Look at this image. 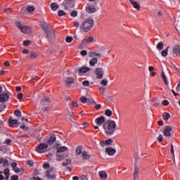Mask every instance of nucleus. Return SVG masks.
Here are the masks:
<instances>
[{
    "label": "nucleus",
    "mask_w": 180,
    "mask_h": 180,
    "mask_svg": "<svg viewBox=\"0 0 180 180\" xmlns=\"http://www.w3.org/2000/svg\"><path fill=\"white\" fill-rule=\"evenodd\" d=\"M103 128L106 136H113L116 131V122L112 120H107L103 123Z\"/></svg>",
    "instance_id": "nucleus-1"
},
{
    "label": "nucleus",
    "mask_w": 180,
    "mask_h": 180,
    "mask_svg": "<svg viewBox=\"0 0 180 180\" xmlns=\"http://www.w3.org/2000/svg\"><path fill=\"white\" fill-rule=\"evenodd\" d=\"M94 25H95L94 18H87L81 24L80 29H82L84 33H88V32L94 27Z\"/></svg>",
    "instance_id": "nucleus-2"
},
{
    "label": "nucleus",
    "mask_w": 180,
    "mask_h": 180,
    "mask_svg": "<svg viewBox=\"0 0 180 180\" xmlns=\"http://www.w3.org/2000/svg\"><path fill=\"white\" fill-rule=\"evenodd\" d=\"M63 5L65 9L68 11L71 9V8H74V6H75V0H64Z\"/></svg>",
    "instance_id": "nucleus-3"
},
{
    "label": "nucleus",
    "mask_w": 180,
    "mask_h": 180,
    "mask_svg": "<svg viewBox=\"0 0 180 180\" xmlns=\"http://www.w3.org/2000/svg\"><path fill=\"white\" fill-rule=\"evenodd\" d=\"M95 75H96L97 79H102L103 78V69L102 68H96L94 72Z\"/></svg>",
    "instance_id": "nucleus-4"
},
{
    "label": "nucleus",
    "mask_w": 180,
    "mask_h": 180,
    "mask_svg": "<svg viewBox=\"0 0 180 180\" xmlns=\"http://www.w3.org/2000/svg\"><path fill=\"white\" fill-rule=\"evenodd\" d=\"M11 92L8 91L7 93H2L0 94V102H8L9 98H11Z\"/></svg>",
    "instance_id": "nucleus-5"
},
{
    "label": "nucleus",
    "mask_w": 180,
    "mask_h": 180,
    "mask_svg": "<svg viewBox=\"0 0 180 180\" xmlns=\"http://www.w3.org/2000/svg\"><path fill=\"white\" fill-rule=\"evenodd\" d=\"M57 140L56 135L54 134H50L49 138L46 141V146H53Z\"/></svg>",
    "instance_id": "nucleus-6"
},
{
    "label": "nucleus",
    "mask_w": 180,
    "mask_h": 180,
    "mask_svg": "<svg viewBox=\"0 0 180 180\" xmlns=\"http://www.w3.org/2000/svg\"><path fill=\"white\" fill-rule=\"evenodd\" d=\"M49 147V145H46V143H41L37 148L36 151L37 153H43V150H46Z\"/></svg>",
    "instance_id": "nucleus-7"
},
{
    "label": "nucleus",
    "mask_w": 180,
    "mask_h": 180,
    "mask_svg": "<svg viewBox=\"0 0 180 180\" xmlns=\"http://www.w3.org/2000/svg\"><path fill=\"white\" fill-rule=\"evenodd\" d=\"M8 124L11 127H18L19 126V122L18 120L12 119V117H10L8 119Z\"/></svg>",
    "instance_id": "nucleus-8"
},
{
    "label": "nucleus",
    "mask_w": 180,
    "mask_h": 180,
    "mask_svg": "<svg viewBox=\"0 0 180 180\" xmlns=\"http://www.w3.org/2000/svg\"><path fill=\"white\" fill-rule=\"evenodd\" d=\"M35 9L36 8H34V6H27L25 7H22L21 8V12H25V11H27L28 13H32V12H34Z\"/></svg>",
    "instance_id": "nucleus-9"
},
{
    "label": "nucleus",
    "mask_w": 180,
    "mask_h": 180,
    "mask_svg": "<svg viewBox=\"0 0 180 180\" xmlns=\"http://www.w3.org/2000/svg\"><path fill=\"white\" fill-rule=\"evenodd\" d=\"M91 69L89 68L84 67L81 68L79 70H75L76 72H78L79 75H82V74H85V72H88Z\"/></svg>",
    "instance_id": "nucleus-10"
},
{
    "label": "nucleus",
    "mask_w": 180,
    "mask_h": 180,
    "mask_svg": "<svg viewBox=\"0 0 180 180\" xmlns=\"http://www.w3.org/2000/svg\"><path fill=\"white\" fill-rule=\"evenodd\" d=\"M20 31L22 33H25L26 34H29V33H32V28L30 27H27L26 25H22V27H20Z\"/></svg>",
    "instance_id": "nucleus-11"
},
{
    "label": "nucleus",
    "mask_w": 180,
    "mask_h": 180,
    "mask_svg": "<svg viewBox=\"0 0 180 180\" xmlns=\"http://www.w3.org/2000/svg\"><path fill=\"white\" fill-rule=\"evenodd\" d=\"M105 121H106V118H105V117L103 116H101L96 119V123L98 126H102V124H103V123H105Z\"/></svg>",
    "instance_id": "nucleus-12"
},
{
    "label": "nucleus",
    "mask_w": 180,
    "mask_h": 180,
    "mask_svg": "<svg viewBox=\"0 0 180 180\" xmlns=\"http://www.w3.org/2000/svg\"><path fill=\"white\" fill-rule=\"evenodd\" d=\"M173 54L175 57H180V45H176L173 49Z\"/></svg>",
    "instance_id": "nucleus-13"
},
{
    "label": "nucleus",
    "mask_w": 180,
    "mask_h": 180,
    "mask_svg": "<svg viewBox=\"0 0 180 180\" xmlns=\"http://www.w3.org/2000/svg\"><path fill=\"white\" fill-rule=\"evenodd\" d=\"M113 140H112V139H109L108 140L100 142V146H101V147H105V146H111Z\"/></svg>",
    "instance_id": "nucleus-14"
},
{
    "label": "nucleus",
    "mask_w": 180,
    "mask_h": 180,
    "mask_svg": "<svg viewBox=\"0 0 180 180\" xmlns=\"http://www.w3.org/2000/svg\"><path fill=\"white\" fill-rule=\"evenodd\" d=\"M171 131H172V127H166V128L165 129V130L163 131V134L164 136H165L166 137H170L171 136Z\"/></svg>",
    "instance_id": "nucleus-15"
},
{
    "label": "nucleus",
    "mask_w": 180,
    "mask_h": 180,
    "mask_svg": "<svg viewBox=\"0 0 180 180\" xmlns=\"http://www.w3.org/2000/svg\"><path fill=\"white\" fill-rule=\"evenodd\" d=\"M140 173V167L138 166H135V169L134 172V180L139 179V174Z\"/></svg>",
    "instance_id": "nucleus-16"
},
{
    "label": "nucleus",
    "mask_w": 180,
    "mask_h": 180,
    "mask_svg": "<svg viewBox=\"0 0 180 180\" xmlns=\"http://www.w3.org/2000/svg\"><path fill=\"white\" fill-rule=\"evenodd\" d=\"M40 26L41 29L44 30V32H47V30H49V27H50V24L46 22H41L40 23Z\"/></svg>",
    "instance_id": "nucleus-17"
},
{
    "label": "nucleus",
    "mask_w": 180,
    "mask_h": 180,
    "mask_svg": "<svg viewBox=\"0 0 180 180\" xmlns=\"http://www.w3.org/2000/svg\"><path fill=\"white\" fill-rule=\"evenodd\" d=\"M105 153L108 154V155H115V153H116V150L113 149L112 147H108L105 149Z\"/></svg>",
    "instance_id": "nucleus-18"
},
{
    "label": "nucleus",
    "mask_w": 180,
    "mask_h": 180,
    "mask_svg": "<svg viewBox=\"0 0 180 180\" xmlns=\"http://www.w3.org/2000/svg\"><path fill=\"white\" fill-rule=\"evenodd\" d=\"M91 41H94V37L85 38L84 39H83L82 44L83 46H85V45L88 44L89 43H91Z\"/></svg>",
    "instance_id": "nucleus-19"
},
{
    "label": "nucleus",
    "mask_w": 180,
    "mask_h": 180,
    "mask_svg": "<svg viewBox=\"0 0 180 180\" xmlns=\"http://www.w3.org/2000/svg\"><path fill=\"white\" fill-rule=\"evenodd\" d=\"M131 5L134 6L135 9H137L138 11H140V4L137 1H134V0H129Z\"/></svg>",
    "instance_id": "nucleus-20"
},
{
    "label": "nucleus",
    "mask_w": 180,
    "mask_h": 180,
    "mask_svg": "<svg viewBox=\"0 0 180 180\" xmlns=\"http://www.w3.org/2000/svg\"><path fill=\"white\" fill-rule=\"evenodd\" d=\"M82 160H89V158H91V155L88 154V152L84 150L82 153Z\"/></svg>",
    "instance_id": "nucleus-21"
},
{
    "label": "nucleus",
    "mask_w": 180,
    "mask_h": 180,
    "mask_svg": "<svg viewBox=\"0 0 180 180\" xmlns=\"http://www.w3.org/2000/svg\"><path fill=\"white\" fill-rule=\"evenodd\" d=\"M86 11L88 13H95V12H96V8H95L94 6H89L86 8Z\"/></svg>",
    "instance_id": "nucleus-22"
},
{
    "label": "nucleus",
    "mask_w": 180,
    "mask_h": 180,
    "mask_svg": "<svg viewBox=\"0 0 180 180\" xmlns=\"http://www.w3.org/2000/svg\"><path fill=\"white\" fill-rule=\"evenodd\" d=\"M89 57H95L97 56V58H101V57H102V54L98 53L97 52L95 51H91L89 53Z\"/></svg>",
    "instance_id": "nucleus-23"
},
{
    "label": "nucleus",
    "mask_w": 180,
    "mask_h": 180,
    "mask_svg": "<svg viewBox=\"0 0 180 180\" xmlns=\"http://www.w3.org/2000/svg\"><path fill=\"white\" fill-rule=\"evenodd\" d=\"M98 64V58H93L89 61V65L91 67H95Z\"/></svg>",
    "instance_id": "nucleus-24"
},
{
    "label": "nucleus",
    "mask_w": 180,
    "mask_h": 180,
    "mask_svg": "<svg viewBox=\"0 0 180 180\" xmlns=\"http://www.w3.org/2000/svg\"><path fill=\"white\" fill-rule=\"evenodd\" d=\"M50 103V99L48 97H43L41 101V105H48Z\"/></svg>",
    "instance_id": "nucleus-25"
},
{
    "label": "nucleus",
    "mask_w": 180,
    "mask_h": 180,
    "mask_svg": "<svg viewBox=\"0 0 180 180\" xmlns=\"http://www.w3.org/2000/svg\"><path fill=\"white\" fill-rule=\"evenodd\" d=\"M0 164H4L3 167H9V160L4 158H0Z\"/></svg>",
    "instance_id": "nucleus-26"
},
{
    "label": "nucleus",
    "mask_w": 180,
    "mask_h": 180,
    "mask_svg": "<svg viewBox=\"0 0 180 180\" xmlns=\"http://www.w3.org/2000/svg\"><path fill=\"white\" fill-rule=\"evenodd\" d=\"M99 176L102 179H106L108 178V174L105 171H101L99 172Z\"/></svg>",
    "instance_id": "nucleus-27"
},
{
    "label": "nucleus",
    "mask_w": 180,
    "mask_h": 180,
    "mask_svg": "<svg viewBox=\"0 0 180 180\" xmlns=\"http://www.w3.org/2000/svg\"><path fill=\"white\" fill-rule=\"evenodd\" d=\"M75 79L74 77H68L65 80V84L66 85H71L72 84H74Z\"/></svg>",
    "instance_id": "nucleus-28"
},
{
    "label": "nucleus",
    "mask_w": 180,
    "mask_h": 180,
    "mask_svg": "<svg viewBox=\"0 0 180 180\" xmlns=\"http://www.w3.org/2000/svg\"><path fill=\"white\" fill-rule=\"evenodd\" d=\"M60 8V6L57 4V3H51V8L53 11H56L57 9Z\"/></svg>",
    "instance_id": "nucleus-29"
},
{
    "label": "nucleus",
    "mask_w": 180,
    "mask_h": 180,
    "mask_svg": "<svg viewBox=\"0 0 180 180\" xmlns=\"http://www.w3.org/2000/svg\"><path fill=\"white\" fill-rule=\"evenodd\" d=\"M68 155H63V154H56V158L58 161H63L65 157H67Z\"/></svg>",
    "instance_id": "nucleus-30"
},
{
    "label": "nucleus",
    "mask_w": 180,
    "mask_h": 180,
    "mask_svg": "<svg viewBox=\"0 0 180 180\" xmlns=\"http://www.w3.org/2000/svg\"><path fill=\"white\" fill-rule=\"evenodd\" d=\"M161 78L162 79H163L165 84L166 85H168V80L167 79V76H165V72H164V71H162L161 73Z\"/></svg>",
    "instance_id": "nucleus-31"
},
{
    "label": "nucleus",
    "mask_w": 180,
    "mask_h": 180,
    "mask_svg": "<svg viewBox=\"0 0 180 180\" xmlns=\"http://www.w3.org/2000/svg\"><path fill=\"white\" fill-rule=\"evenodd\" d=\"M46 176H48L49 179H56V174H51V173H50V171L46 172Z\"/></svg>",
    "instance_id": "nucleus-32"
},
{
    "label": "nucleus",
    "mask_w": 180,
    "mask_h": 180,
    "mask_svg": "<svg viewBox=\"0 0 180 180\" xmlns=\"http://www.w3.org/2000/svg\"><path fill=\"white\" fill-rule=\"evenodd\" d=\"M170 117H171V115H169V113H168V112H163V114H162L163 120H166L167 121Z\"/></svg>",
    "instance_id": "nucleus-33"
},
{
    "label": "nucleus",
    "mask_w": 180,
    "mask_h": 180,
    "mask_svg": "<svg viewBox=\"0 0 180 180\" xmlns=\"http://www.w3.org/2000/svg\"><path fill=\"white\" fill-rule=\"evenodd\" d=\"M168 49H169V46H167V49L162 51L161 54L162 57H167V56H168Z\"/></svg>",
    "instance_id": "nucleus-34"
},
{
    "label": "nucleus",
    "mask_w": 180,
    "mask_h": 180,
    "mask_svg": "<svg viewBox=\"0 0 180 180\" xmlns=\"http://www.w3.org/2000/svg\"><path fill=\"white\" fill-rule=\"evenodd\" d=\"M156 49L158 50H162L164 49V43L162 41L159 42L156 46Z\"/></svg>",
    "instance_id": "nucleus-35"
},
{
    "label": "nucleus",
    "mask_w": 180,
    "mask_h": 180,
    "mask_svg": "<svg viewBox=\"0 0 180 180\" xmlns=\"http://www.w3.org/2000/svg\"><path fill=\"white\" fill-rule=\"evenodd\" d=\"M67 150H68V148H67V147L62 146V147L58 148L57 153H64V151H67Z\"/></svg>",
    "instance_id": "nucleus-36"
},
{
    "label": "nucleus",
    "mask_w": 180,
    "mask_h": 180,
    "mask_svg": "<svg viewBox=\"0 0 180 180\" xmlns=\"http://www.w3.org/2000/svg\"><path fill=\"white\" fill-rule=\"evenodd\" d=\"M76 154L77 155H79L80 154H82V146H78L76 148Z\"/></svg>",
    "instance_id": "nucleus-37"
},
{
    "label": "nucleus",
    "mask_w": 180,
    "mask_h": 180,
    "mask_svg": "<svg viewBox=\"0 0 180 180\" xmlns=\"http://www.w3.org/2000/svg\"><path fill=\"white\" fill-rule=\"evenodd\" d=\"M45 33L48 39H51V37L53 36V31L47 30L46 31H45Z\"/></svg>",
    "instance_id": "nucleus-38"
},
{
    "label": "nucleus",
    "mask_w": 180,
    "mask_h": 180,
    "mask_svg": "<svg viewBox=\"0 0 180 180\" xmlns=\"http://www.w3.org/2000/svg\"><path fill=\"white\" fill-rule=\"evenodd\" d=\"M14 115L17 117H22V112L19 110H16L14 112Z\"/></svg>",
    "instance_id": "nucleus-39"
},
{
    "label": "nucleus",
    "mask_w": 180,
    "mask_h": 180,
    "mask_svg": "<svg viewBox=\"0 0 180 180\" xmlns=\"http://www.w3.org/2000/svg\"><path fill=\"white\" fill-rule=\"evenodd\" d=\"M30 58H37V53L31 51L30 53Z\"/></svg>",
    "instance_id": "nucleus-40"
},
{
    "label": "nucleus",
    "mask_w": 180,
    "mask_h": 180,
    "mask_svg": "<svg viewBox=\"0 0 180 180\" xmlns=\"http://www.w3.org/2000/svg\"><path fill=\"white\" fill-rule=\"evenodd\" d=\"M70 164H71V160L70 159H66V161L63 162V166L67 167V165H70Z\"/></svg>",
    "instance_id": "nucleus-41"
},
{
    "label": "nucleus",
    "mask_w": 180,
    "mask_h": 180,
    "mask_svg": "<svg viewBox=\"0 0 180 180\" xmlns=\"http://www.w3.org/2000/svg\"><path fill=\"white\" fill-rule=\"evenodd\" d=\"M112 110H106L105 112V115L108 116V117H110V116H112Z\"/></svg>",
    "instance_id": "nucleus-42"
},
{
    "label": "nucleus",
    "mask_w": 180,
    "mask_h": 180,
    "mask_svg": "<svg viewBox=\"0 0 180 180\" xmlns=\"http://www.w3.org/2000/svg\"><path fill=\"white\" fill-rule=\"evenodd\" d=\"M80 101L82 102V103H86L88 102V98H86V97L85 96H82L80 98Z\"/></svg>",
    "instance_id": "nucleus-43"
},
{
    "label": "nucleus",
    "mask_w": 180,
    "mask_h": 180,
    "mask_svg": "<svg viewBox=\"0 0 180 180\" xmlns=\"http://www.w3.org/2000/svg\"><path fill=\"white\" fill-rule=\"evenodd\" d=\"M58 16L61 17V16H65V15H67V13H65V12L63 10H60L58 13Z\"/></svg>",
    "instance_id": "nucleus-44"
},
{
    "label": "nucleus",
    "mask_w": 180,
    "mask_h": 180,
    "mask_svg": "<svg viewBox=\"0 0 180 180\" xmlns=\"http://www.w3.org/2000/svg\"><path fill=\"white\" fill-rule=\"evenodd\" d=\"M70 15L73 18H77V16H78V12L77 11H73L71 12Z\"/></svg>",
    "instance_id": "nucleus-45"
},
{
    "label": "nucleus",
    "mask_w": 180,
    "mask_h": 180,
    "mask_svg": "<svg viewBox=\"0 0 180 180\" xmlns=\"http://www.w3.org/2000/svg\"><path fill=\"white\" fill-rule=\"evenodd\" d=\"M30 44H32V41L30 40H26V41H24L23 42V45L25 46L26 47H27V46H30Z\"/></svg>",
    "instance_id": "nucleus-46"
},
{
    "label": "nucleus",
    "mask_w": 180,
    "mask_h": 180,
    "mask_svg": "<svg viewBox=\"0 0 180 180\" xmlns=\"http://www.w3.org/2000/svg\"><path fill=\"white\" fill-rule=\"evenodd\" d=\"M101 85H103V86H106V85H108V80L106 79H103L101 82Z\"/></svg>",
    "instance_id": "nucleus-47"
},
{
    "label": "nucleus",
    "mask_w": 180,
    "mask_h": 180,
    "mask_svg": "<svg viewBox=\"0 0 180 180\" xmlns=\"http://www.w3.org/2000/svg\"><path fill=\"white\" fill-rule=\"evenodd\" d=\"M20 129H22V130H25L26 131H27V130H29V127H26L25 124H22L20 125Z\"/></svg>",
    "instance_id": "nucleus-48"
},
{
    "label": "nucleus",
    "mask_w": 180,
    "mask_h": 180,
    "mask_svg": "<svg viewBox=\"0 0 180 180\" xmlns=\"http://www.w3.org/2000/svg\"><path fill=\"white\" fill-rule=\"evenodd\" d=\"M170 146H171L170 153H171L173 157H174L175 156V153H174V145L171 144Z\"/></svg>",
    "instance_id": "nucleus-49"
},
{
    "label": "nucleus",
    "mask_w": 180,
    "mask_h": 180,
    "mask_svg": "<svg viewBox=\"0 0 180 180\" xmlns=\"http://www.w3.org/2000/svg\"><path fill=\"white\" fill-rule=\"evenodd\" d=\"M11 167L13 168V170L16 169V168H18V163H16V162H12Z\"/></svg>",
    "instance_id": "nucleus-50"
},
{
    "label": "nucleus",
    "mask_w": 180,
    "mask_h": 180,
    "mask_svg": "<svg viewBox=\"0 0 180 180\" xmlns=\"http://www.w3.org/2000/svg\"><path fill=\"white\" fill-rule=\"evenodd\" d=\"M162 105H163V106H168V105H169V101H168V100H164L162 102Z\"/></svg>",
    "instance_id": "nucleus-51"
},
{
    "label": "nucleus",
    "mask_w": 180,
    "mask_h": 180,
    "mask_svg": "<svg viewBox=\"0 0 180 180\" xmlns=\"http://www.w3.org/2000/svg\"><path fill=\"white\" fill-rule=\"evenodd\" d=\"M87 103L96 104V102L95 100H94V98H87Z\"/></svg>",
    "instance_id": "nucleus-52"
},
{
    "label": "nucleus",
    "mask_w": 180,
    "mask_h": 180,
    "mask_svg": "<svg viewBox=\"0 0 180 180\" xmlns=\"http://www.w3.org/2000/svg\"><path fill=\"white\" fill-rule=\"evenodd\" d=\"M73 38L72 37H66V43H71L72 41Z\"/></svg>",
    "instance_id": "nucleus-53"
},
{
    "label": "nucleus",
    "mask_w": 180,
    "mask_h": 180,
    "mask_svg": "<svg viewBox=\"0 0 180 180\" xmlns=\"http://www.w3.org/2000/svg\"><path fill=\"white\" fill-rule=\"evenodd\" d=\"M82 85L84 86H89V81L86 80L82 82Z\"/></svg>",
    "instance_id": "nucleus-54"
},
{
    "label": "nucleus",
    "mask_w": 180,
    "mask_h": 180,
    "mask_svg": "<svg viewBox=\"0 0 180 180\" xmlns=\"http://www.w3.org/2000/svg\"><path fill=\"white\" fill-rule=\"evenodd\" d=\"M43 168L45 169H49L50 168V163H44L43 165Z\"/></svg>",
    "instance_id": "nucleus-55"
},
{
    "label": "nucleus",
    "mask_w": 180,
    "mask_h": 180,
    "mask_svg": "<svg viewBox=\"0 0 180 180\" xmlns=\"http://www.w3.org/2000/svg\"><path fill=\"white\" fill-rule=\"evenodd\" d=\"M158 140L159 143H161L162 141V140H164V136H162V134L159 135Z\"/></svg>",
    "instance_id": "nucleus-56"
},
{
    "label": "nucleus",
    "mask_w": 180,
    "mask_h": 180,
    "mask_svg": "<svg viewBox=\"0 0 180 180\" xmlns=\"http://www.w3.org/2000/svg\"><path fill=\"white\" fill-rule=\"evenodd\" d=\"M21 171H23L22 168H15L14 169V172H16V174H19V172H21Z\"/></svg>",
    "instance_id": "nucleus-57"
},
{
    "label": "nucleus",
    "mask_w": 180,
    "mask_h": 180,
    "mask_svg": "<svg viewBox=\"0 0 180 180\" xmlns=\"http://www.w3.org/2000/svg\"><path fill=\"white\" fill-rule=\"evenodd\" d=\"M5 108H6V104H0V112H2Z\"/></svg>",
    "instance_id": "nucleus-58"
},
{
    "label": "nucleus",
    "mask_w": 180,
    "mask_h": 180,
    "mask_svg": "<svg viewBox=\"0 0 180 180\" xmlns=\"http://www.w3.org/2000/svg\"><path fill=\"white\" fill-rule=\"evenodd\" d=\"M81 56H85L86 54H88V51L86 50H83L80 52Z\"/></svg>",
    "instance_id": "nucleus-59"
},
{
    "label": "nucleus",
    "mask_w": 180,
    "mask_h": 180,
    "mask_svg": "<svg viewBox=\"0 0 180 180\" xmlns=\"http://www.w3.org/2000/svg\"><path fill=\"white\" fill-rule=\"evenodd\" d=\"M11 180H18V179H19V176H18V175H13L11 176Z\"/></svg>",
    "instance_id": "nucleus-60"
},
{
    "label": "nucleus",
    "mask_w": 180,
    "mask_h": 180,
    "mask_svg": "<svg viewBox=\"0 0 180 180\" xmlns=\"http://www.w3.org/2000/svg\"><path fill=\"white\" fill-rule=\"evenodd\" d=\"M17 27L20 30V27H22L23 25L20 23V22H16L15 23Z\"/></svg>",
    "instance_id": "nucleus-61"
},
{
    "label": "nucleus",
    "mask_w": 180,
    "mask_h": 180,
    "mask_svg": "<svg viewBox=\"0 0 180 180\" xmlns=\"http://www.w3.org/2000/svg\"><path fill=\"white\" fill-rule=\"evenodd\" d=\"M4 13H8V12H12V8H5L4 10Z\"/></svg>",
    "instance_id": "nucleus-62"
},
{
    "label": "nucleus",
    "mask_w": 180,
    "mask_h": 180,
    "mask_svg": "<svg viewBox=\"0 0 180 180\" xmlns=\"http://www.w3.org/2000/svg\"><path fill=\"white\" fill-rule=\"evenodd\" d=\"M94 108H95L96 110H99V109H101V108H102V105L101 104H96Z\"/></svg>",
    "instance_id": "nucleus-63"
},
{
    "label": "nucleus",
    "mask_w": 180,
    "mask_h": 180,
    "mask_svg": "<svg viewBox=\"0 0 180 180\" xmlns=\"http://www.w3.org/2000/svg\"><path fill=\"white\" fill-rule=\"evenodd\" d=\"M4 175H9V169L6 168L4 170Z\"/></svg>",
    "instance_id": "nucleus-64"
}]
</instances>
